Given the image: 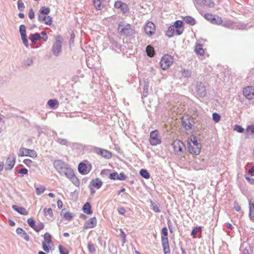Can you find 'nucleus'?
I'll return each instance as SVG.
<instances>
[{"mask_svg":"<svg viewBox=\"0 0 254 254\" xmlns=\"http://www.w3.org/2000/svg\"><path fill=\"white\" fill-rule=\"evenodd\" d=\"M68 171L69 172H66L65 176L69 179L75 186H78L79 185V182L78 179L75 176L72 169Z\"/></svg>","mask_w":254,"mask_h":254,"instance_id":"nucleus-13","label":"nucleus"},{"mask_svg":"<svg viewBox=\"0 0 254 254\" xmlns=\"http://www.w3.org/2000/svg\"><path fill=\"white\" fill-rule=\"evenodd\" d=\"M155 26L154 23L151 21L148 22L144 28L145 32L149 35H152L155 33Z\"/></svg>","mask_w":254,"mask_h":254,"instance_id":"nucleus-14","label":"nucleus"},{"mask_svg":"<svg viewBox=\"0 0 254 254\" xmlns=\"http://www.w3.org/2000/svg\"><path fill=\"white\" fill-rule=\"evenodd\" d=\"M91 184L96 189H99L101 187L103 183L99 178H96L92 180Z\"/></svg>","mask_w":254,"mask_h":254,"instance_id":"nucleus-23","label":"nucleus"},{"mask_svg":"<svg viewBox=\"0 0 254 254\" xmlns=\"http://www.w3.org/2000/svg\"><path fill=\"white\" fill-rule=\"evenodd\" d=\"M39 21H44L46 25H50L52 23V17L50 16H42L39 15L38 17Z\"/></svg>","mask_w":254,"mask_h":254,"instance_id":"nucleus-20","label":"nucleus"},{"mask_svg":"<svg viewBox=\"0 0 254 254\" xmlns=\"http://www.w3.org/2000/svg\"><path fill=\"white\" fill-rule=\"evenodd\" d=\"M174 151L177 154H181L186 149L184 143L180 140H176L172 143Z\"/></svg>","mask_w":254,"mask_h":254,"instance_id":"nucleus-8","label":"nucleus"},{"mask_svg":"<svg viewBox=\"0 0 254 254\" xmlns=\"http://www.w3.org/2000/svg\"><path fill=\"white\" fill-rule=\"evenodd\" d=\"M33 59L34 58L32 57H29L26 58L23 60V64L25 66H31L33 64Z\"/></svg>","mask_w":254,"mask_h":254,"instance_id":"nucleus-25","label":"nucleus"},{"mask_svg":"<svg viewBox=\"0 0 254 254\" xmlns=\"http://www.w3.org/2000/svg\"><path fill=\"white\" fill-rule=\"evenodd\" d=\"M27 223L31 228H32L34 230L35 229V227L36 226L35 222L33 218H28L27 219Z\"/></svg>","mask_w":254,"mask_h":254,"instance_id":"nucleus-43","label":"nucleus"},{"mask_svg":"<svg viewBox=\"0 0 254 254\" xmlns=\"http://www.w3.org/2000/svg\"><path fill=\"white\" fill-rule=\"evenodd\" d=\"M58 104V101L57 100H55V99H50V100L48 101V105L51 107V108H53L55 106V105L56 104Z\"/></svg>","mask_w":254,"mask_h":254,"instance_id":"nucleus-47","label":"nucleus"},{"mask_svg":"<svg viewBox=\"0 0 254 254\" xmlns=\"http://www.w3.org/2000/svg\"><path fill=\"white\" fill-rule=\"evenodd\" d=\"M50 11V9L49 7L43 6L40 10V12L43 14H48Z\"/></svg>","mask_w":254,"mask_h":254,"instance_id":"nucleus-41","label":"nucleus"},{"mask_svg":"<svg viewBox=\"0 0 254 254\" xmlns=\"http://www.w3.org/2000/svg\"><path fill=\"white\" fill-rule=\"evenodd\" d=\"M249 217L251 220L254 221V202L252 199L249 201Z\"/></svg>","mask_w":254,"mask_h":254,"instance_id":"nucleus-21","label":"nucleus"},{"mask_svg":"<svg viewBox=\"0 0 254 254\" xmlns=\"http://www.w3.org/2000/svg\"><path fill=\"white\" fill-rule=\"evenodd\" d=\"M211 23L212 24H216L220 25L222 23V20L221 18L219 16H214L212 19V21Z\"/></svg>","mask_w":254,"mask_h":254,"instance_id":"nucleus-37","label":"nucleus"},{"mask_svg":"<svg viewBox=\"0 0 254 254\" xmlns=\"http://www.w3.org/2000/svg\"><path fill=\"white\" fill-rule=\"evenodd\" d=\"M175 26H170L169 28H168V31H167V33H166V35L169 38H171L172 37H173V36L174 35V33H175Z\"/></svg>","mask_w":254,"mask_h":254,"instance_id":"nucleus-30","label":"nucleus"},{"mask_svg":"<svg viewBox=\"0 0 254 254\" xmlns=\"http://www.w3.org/2000/svg\"><path fill=\"white\" fill-rule=\"evenodd\" d=\"M59 249L61 254H68V251L62 246L60 245L59 246Z\"/></svg>","mask_w":254,"mask_h":254,"instance_id":"nucleus-44","label":"nucleus"},{"mask_svg":"<svg viewBox=\"0 0 254 254\" xmlns=\"http://www.w3.org/2000/svg\"><path fill=\"white\" fill-rule=\"evenodd\" d=\"M109 178L111 180H119L123 181L125 180L127 177L123 173H121L120 174H118L117 172H114L110 174Z\"/></svg>","mask_w":254,"mask_h":254,"instance_id":"nucleus-17","label":"nucleus"},{"mask_svg":"<svg viewBox=\"0 0 254 254\" xmlns=\"http://www.w3.org/2000/svg\"><path fill=\"white\" fill-rule=\"evenodd\" d=\"M164 254H169L170 253L168 240L163 238L161 241Z\"/></svg>","mask_w":254,"mask_h":254,"instance_id":"nucleus-18","label":"nucleus"},{"mask_svg":"<svg viewBox=\"0 0 254 254\" xmlns=\"http://www.w3.org/2000/svg\"><path fill=\"white\" fill-rule=\"evenodd\" d=\"M146 52L147 56L149 57H153L154 55V49L152 46L150 45L147 46L146 48Z\"/></svg>","mask_w":254,"mask_h":254,"instance_id":"nucleus-32","label":"nucleus"},{"mask_svg":"<svg viewBox=\"0 0 254 254\" xmlns=\"http://www.w3.org/2000/svg\"><path fill=\"white\" fill-rule=\"evenodd\" d=\"M21 39H22V42H23V43L24 44V45H25V46L27 48L28 47L29 45H28V40L27 39V35H25V36H21Z\"/></svg>","mask_w":254,"mask_h":254,"instance_id":"nucleus-51","label":"nucleus"},{"mask_svg":"<svg viewBox=\"0 0 254 254\" xmlns=\"http://www.w3.org/2000/svg\"><path fill=\"white\" fill-rule=\"evenodd\" d=\"M47 244L46 243V242H42V248L45 252L46 253H49L50 251V249Z\"/></svg>","mask_w":254,"mask_h":254,"instance_id":"nucleus-54","label":"nucleus"},{"mask_svg":"<svg viewBox=\"0 0 254 254\" xmlns=\"http://www.w3.org/2000/svg\"><path fill=\"white\" fill-rule=\"evenodd\" d=\"M19 32H20L21 36L26 35V27H25V26L24 25H21L20 26V27H19Z\"/></svg>","mask_w":254,"mask_h":254,"instance_id":"nucleus-42","label":"nucleus"},{"mask_svg":"<svg viewBox=\"0 0 254 254\" xmlns=\"http://www.w3.org/2000/svg\"><path fill=\"white\" fill-rule=\"evenodd\" d=\"M194 51L195 53L200 56L203 55L204 51L202 49V45L199 44H196Z\"/></svg>","mask_w":254,"mask_h":254,"instance_id":"nucleus-26","label":"nucleus"},{"mask_svg":"<svg viewBox=\"0 0 254 254\" xmlns=\"http://www.w3.org/2000/svg\"><path fill=\"white\" fill-rule=\"evenodd\" d=\"M190 153L194 155H198L201 151V144L197 141L195 136H191L188 140Z\"/></svg>","mask_w":254,"mask_h":254,"instance_id":"nucleus-1","label":"nucleus"},{"mask_svg":"<svg viewBox=\"0 0 254 254\" xmlns=\"http://www.w3.org/2000/svg\"><path fill=\"white\" fill-rule=\"evenodd\" d=\"M207 6H208V7H210V8H212V7H214V6H215V3L213 1H209L208 2H207L206 1V2H205V4Z\"/></svg>","mask_w":254,"mask_h":254,"instance_id":"nucleus-59","label":"nucleus"},{"mask_svg":"<svg viewBox=\"0 0 254 254\" xmlns=\"http://www.w3.org/2000/svg\"><path fill=\"white\" fill-rule=\"evenodd\" d=\"M18 156L19 157L29 156L31 158H35L37 157V154L34 150L25 148H20L18 153Z\"/></svg>","mask_w":254,"mask_h":254,"instance_id":"nucleus-7","label":"nucleus"},{"mask_svg":"<svg viewBox=\"0 0 254 254\" xmlns=\"http://www.w3.org/2000/svg\"><path fill=\"white\" fill-rule=\"evenodd\" d=\"M44 228V225L43 223H40L39 224L36 225L35 227L34 230L36 232H39L40 230L43 229Z\"/></svg>","mask_w":254,"mask_h":254,"instance_id":"nucleus-48","label":"nucleus"},{"mask_svg":"<svg viewBox=\"0 0 254 254\" xmlns=\"http://www.w3.org/2000/svg\"><path fill=\"white\" fill-rule=\"evenodd\" d=\"M53 164L55 169L61 175L65 176L66 172H69L68 171L72 169L68 165L61 160H55Z\"/></svg>","mask_w":254,"mask_h":254,"instance_id":"nucleus-2","label":"nucleus"},{"mask_svg":"<svg viewBox=\"0 0 254 254\" xmlns=\"http://www.w3.org/2000/svg\"><path fill=\"white\" fill-rule=\"evenodd\" d=\"M174 62V58L169 55H164L160 61V66L163 70H166L171 66Z\"/></svg>","mask_w":254,"mask_h":254,"instance_id":"nucleus-6","label":"nucleus"},{"mask_svg":"<svg viewBox=\"0 0 254 254\" xmlns=\"http://www.w3.org/2000/svg\"><path fill=\"white\" fill-rule=\"evenodd\" d=\"M253 134H254V126L253 125L248 126L246 131V137H249L250 135Z\"/></svg>","mask_w":254,"mask_h":254,"instance_id":"nucleus-29","label":"nucleus"},{"mask_svg":"<svg viewBox=\"0 0 254 254\" xmlns=\"http://www.w3.org/2000/svg\"><path fill=\"white\" fill-rule=\"evenodd\" d=\"M44 212L45 214H47L49 215V216H51L53 215V210L51 208H44Z\"/></svg>","mask_w":254,"mask_h":254,"instance_id":"nucleus-56","label":"nucleus"},{"mask_svg":"<svg viewBox=\"0 0 254 254\" xmlns=\"http://www.w3.org/2000/svg\"><path fill=\"white\" fill-rule=\"evenodd\" d=\"M24 232H25V231L21 228H18L16 230V233L18 235H23Z\"/></svg>","mask_w":254,"mask_h":254,"instance_id":"nucleus-64","label":"nucleus"},{"mask_svg":"<svg viewBox=\"0 0 254 254\" xmlns=\"http://www.w3.org/2000/svg\"><path fill=\"white\" fill-rule=\"evenodd\" d=\"M41 38L40 35L38 33H35L30 35L29 39L33 44H36L37 41Z\"/></svg>","mask_w":254,"mask_h":254,"instance_id":"nucleus-24","label":"nucleus"},{"mask_svg":"<svg viewBox=\"0 0 254 254\" xmlns=\"http://www.w3.org/2000/svg\"><path fill=\"white\" fill-rule=\"evenodd\" d=\"M183 25L182 21L180 20H177L175 21L174 23V26H175V28H179L181 27Z\"/></svg>","mask_w":254,"mask_h":254,"instance_id":"nucleus-55","label":"nucleus"},{"mask_svg":"<svg viewBox=\"0 0 254 254\" xmlns=\"http://www.w3.org/2000/svg\"><path fill=\"white\" fill-rule=\"evenodd\" d=\"M234 208L238 212L240 211L241 209V206L239 205L238 203L236 202L234 203Z\"/></svg>","mask_w":254,"mask_h":254,"instance_id":"nucleus-63","label":"nucleus"},{"mask_svg":"<svg viewBox=\"0 0 254 254\" xmlns=\"http://www.w3.org/2000/svg\"><path fill=\"white\" fill-rule=\"evenodd\" d=\"M148 86L145 85L143 88V95L144 97H146L148 94Z\"/></svg>","mask_w":254,"mask_h":254,"instance_id":"nucleus-57","label":"nucleus"},{"mask_svg":"<svg viewBox=\"0 0 254 254\" xmlns=\"http://www.w3.org/2000/svg\"><path fill=\"white\" fill-rule=\"evenodd\" d=\"M82 209L84 212L88 214H91L92 213V211L91 210V206L89 202H86L84 204V205L83 206Z\"/></svg>","mask_w":254,"mask_h":254,"instance_id":"nucleus-31","label":"nucleus"},{"mask_svg":"<svg viewBox=\"0 0 254 254\" xmlns=\"http://www.w3.org/2000/svg\"><path fill=\"white\" fill-rule=\"evenodd\" d=\"M162 236L161 237V241H162L163 238H165L166 239L168 240V230L166 227H163L162 229Z\"/></svg>","mask_w":254,"mask_h":254,"instance_id":"nucleus-39","label":"nucleus"},{"mask_svg":"<svg viewBox=\"0 0 254 254\" xmlns=\"http://www.w3.org/2000/svg\"><path fill=\"white\" fill-rule=\"evenodd\" d=\"M114 6L116 8L120 9L121 11L123 13H126L128 10L127 5L121 1H117L115 2Z\"/></svg>","mask_w":254,"mask_h":254,"instance_id":"nucleus-16","label":"nucleus"},{"mask_svg":"<svg viewBox=\"0 0 254 254\" xmlns=\"http://www.w3.org/2000/svg\"><path fill=\"white\" fill-rule=\"evenodd\" d=\"M182 123V126L186 130H189L191 128L192 124L189 120H185L183 119Z\"/></svg>","mask_w":254,"mask_h":254,"instance_id":"nucleus-28","label":"nucleus"},{"mask_svg":"<svg viewBox=\"0 0 254 254\" xmlns=\"http://www.w3.org/2000/svg\"><path fill=\"white\" fill-rule=\"evenodd\" d=\"M18 9L20 11H23L25 8L24 4L21 0H18L17 1Z\"/></svg>","mask_w":254,"mask_h":254,"instance_id":"nucleus-46","label":"nucleus"},{"mask_svg":"<svg viewBox=\"0 0 254 254\" xmlns=\"http://www.w3.org/2000/svg\"><path fill=\"white\" fill-rule=\"evenodd\" d=\"M64 217L66 220H70L72 219L73 216L71 213L67 212L64 214Z\"/></svg>","mask_w":254,"mask_h":254,"instance_id":"nucleus-52","label":"nucleus"},{"mask_svg":"<svg viewBox=\"0 0 254 254\" xmlns=\"http://www.w3.org/2000/svg\"><path fill=\"white\" fill-rule=\"evenodd\" d=\"M183 75L185 77H188L190 76V72L189 70L184 69L182 73Z\"/></svg>","mask_w":254,"mask_h":254,"instance_id":"nucleus-58","label":"nucleus"},{"mask_svg":"<svg viewBox=\"0 0 254 254\" xmlns=\"http://www.w3.org/2000/svg\"><path fill=\"white\" fill-rule=\"evenodd\" d=\"M78 171L79 173L83 175H86L88 174L89 171L87 170V165L83 163H80L78 167Z\"/></svg>","mask_w":254,"mask_h":254,"instance_id":"nucleus-22","label":"nucleus"},{"mask_svg":"<svg viewBox=\"0 0 254 254\" xmlns=\"http://www.w3.org/2000/svg\"><path fill=\"white\" fill-rule=\"evenodd\" d=\"M195 7L197 8L199 6H203L205 4L206 0H193Z\"/></svg>","mask_w":254,"mask_h":254,"instance_id":"nucleus-35","label":"nucleus"},{"mask_svg":"<svg viewBox=\"0 0 254 254\" xmlns=\"http://www.w3.org/2000/svg\"><path fill=\"white\" fill-rule=\"evenodd\" d=\"M56 141L62 145H65L67 143V141L65 139L57 137Z\"/></svg>","mask_w":254,"mask_h":254,"instance_id":"nucleus-49","label":"nucleus"},{"mask_svg":"<svg viewBox=\"0 0 254 254\" xmlns=\"http://www.w3.org/2000/svg\"><path fill=\"white\" fill-rule=\"evenodd\" d=\"M62 42V38L60 35H57L56 37V42L52 47L53 53L56 57L59 56L61 53Z\"/></svg>","mask_w":254,"mask_h":254,"instance_id":"nucleus-4","label":"nucleus"},{"mask_svg":"<svg viewBox=\"0 0 254 254\" xmlns=\"http://www.w3.org/2000/svg\"><path fill=\"white\" fill-rule=\"evenodd\" d=\"M215 15L212 14H210V13H206L204 15V17L206 19H207V20L210 21L211 22H212V19L214 17Z\"/></svg>","mask_w":254,"mask_h":254,"instance_id":"nucleus-50","label":"nucleus"},{"mask_svg":"<svg viewBox=\"0 0 254 254\" xmlns=\"http://www.w3.org/2000/svg\"><path fill=\"white\" fill-rule=\"evenodd\" d=\"M140 175L145 179L149 178L150 175L148 172L144 169H141L140 171Z\"/></svg>","mask_w":254,"mask_h":254,"instance_id":"nucleus-40","label":"nucleus"},{"mask_svg":"<svg viewBox=\"0 0 254 254\" xmlns=\"http://www.w3.org/2000/svg\"><path fill=\"white\" fill-rule=\"evenodd\" d=\"M15 156L13 154L9 155L6 161L5 169L6 170H11L15 164Z\"/></svg>","mask_w":254,"mask_h":254,"instance_id":"nucleus-11","label":"nucleus"},{"mask_svg":"<svg viewBox=\"0 0 254 254\" xmlns=\"http://www.w3.org/2000/svg\"><path fill=\"white\" fill-rule=\"evenodd\" d=\"M220 116L216 113H214L212 114V119H213V120L215 122V123H218L219 122V121L220 120Z\"/></svg>","mask_w":254,"mask_h":254,"instance_id":"nucleus-45","label":"nucleus"},{"mask_svg":"<svg viewBox=\"0 0 254 254\" xmlns=\"http://www.w3.org/2000/svg\"><path fill=\"white\" fill-rule=\"evenodd\" d=\"M12 208L20 214L27 215L28 214V212L24 207H20L16 205H13Z\"/></svg>","mask_w":254,"mask_h":254,"instance_id":"nucleus-19","label":"nucleus"},{"mask_svg":"<svg viewBox=\"0 0 254 254\" xmlns=\"http://www.w3.org/2000/svg\"><path fill=\"white\" fill-rule=\"evenodd\" d=\"M35 189L36 190V194L38 195L43 193L46 190L45 187L41 185L35 187Z\"/></svg>","mask_w":254,"mask_h":254,"instance_id":"nucleus-36","label":"nucleus"},{"mask_svg":"<svg viewBox=\"0 0 254 254\" xmlns=\"http://www.w3.org/2000/svg\"><path fill=\"white\" fill-rule=\"evenodd\" d=\"M23 163L27 166H30L32 163V161L29 159H24Z\"/></svg>","mask_w":254,"mask_h":254,"instance_id":"nucleus-62","label":"nucleus"},{"mask_svg":"<svg viewBox=\"0 0 254 254\" xmlns=\"http://www.w3.org/2000/svg\"><path fill=\"white\" fill-rule=\"evenodd\" d=\"M234 130L240 133H242L244 131V129L242 127L239 125H235L234 127Z\"/></svg>","mask_w":254,"mask_h":254,"instance_id":"nucleus-53","label":"nucleus"},{"mask_svg":"<svg viewBox=\"0 0 254 254\" xmlns=\"http://www.w3.org/2000/svg\"><path fill=\"white\" fill-rule=\"evenodd\" d=\"M194 90L198 97L203 98L206 94V86L204 83L197 82L194 86Z\"/></svg>","mask_w":254,"mask_h":254,"instance_id":"nucleus-5","label":"nucleus"},{"mask_svg":"<svg viewBox=\"0 0 254 254\" xmlns=\"http://www.w3.org/2000/svg\"><path fill=\"white\" fill-rule=\"evenodd\" d=\"M87 248H88V251L90 253H92L93 254V253H94L96 252V249H95V245L91 242H89L88 243Z\"/></svg>","mask_w":254,"mask_h":254,"instance_id":"nucleus-34","label":"nucleus"},{"mask_svg":"<svg viewBox=\"0 0 254 254\" xmlns=\"http://www.w3.org/2000/svg\"><path fill=\"white\" fill-rule=\"evenodd\" d=\"M93 151L94 152L96 153L98 155H101L102 157L105 158L110 159L112 157V153L106 149L97 147H94Z\"/></svg>","mask_w":254,"mask_h":254,"instance_id":"nucleus-10","label":"nucleus"},{"mask_svg":"<svg viewBox=\"0 0 254 254\" xmlns=\"http://www.w3.org/2000/svg\"><path fill=\"white\" fill-rule=\"evenodd\" d=\"M35 16L34 12L33 11L32 9H30L28 12V16L30 19L34 18Z\"/></svg>","mask_w":254,"mask_h":254,"instance_id":"nucleus-61","label":"nucleus"},{"mask_svg":"<svg viewBox=\"0 0 254 254\" xmlns=\"http://www.w3.org/2000/svg\"><path fill=\"white\" fill-rule=\"evenodd\" d=\"M103 0H94L93 5L97 10H102L103 8V5H102V1Z\"/></svg>","mask_w":254,"mask_h":254,"instance_id":"nucleus-27","label":"nucleus"},{"mask_svg":"<svg viewBox=\"0 0 254 254\" xmlns=\"http://www.w3.org/2000/svg\"><path fill=\"white\" fill-rule=\"evenodd\" d=\"M118 31L121 35L130 36L132 35L135 31L129 24L125 25L123 23H120L118 26Z\"/></svg>","mask_w":254,"mask_h":254,"instance_id":"nucleus-3","label":"nucleus"},{"mask_svg":"<svg viewBox=\"0 0 254 254\" xmlns=\"http://www.w3.org/2000/svg\"><path fill=\"white\" fill-rule=\"evenodd\" d=\"M44 241L43 242H46V243H47V244H50V243H52L51 236L49 233H45V235H44Z\"/></svg>","mask_w":254,"mask_h":254,"instance_id":"nucleus-38","label":"nucleus"},{"mask_svg":"<svg viewBox=\"0 0 254 254\" xmlns=\"http://www.w3.org/2000/svg\"><path fill=\"white\" fill-rule=\"evenodd\" d=\"M149 141L152 145H156L161 142L157 130L152 131L150 134Z\"/></svg>","mask_w":254,"mask_h":254,"instance_id":"nucleus-9","label":"nucleus"},{"mask_svg":"<svg viewBox=\"0 0 254 254\" xmlns=\"http://www.w3.org/2000/svg\"><path fill=\"white\" fill-rule=\"evenodd\" d=\"M18 173L26 175L28 174V170L26 168H22L18 171Z\"/></svg>","mask_w":254,"mask_h":254,"instance_id":"nucleus-60","label":"nucleus"},{"mask_svg":"<svg viewBox=\"0 0 254 254\" xmlns=\"http://www.w3.org/2000/svg\"><path fill=\"white\" fill-rule=\"evenodd\" d=\"M184 20L185 22L190 25H193L195 24V20L194 18L190 16H186L184 17Z\"/></svg>","mask_w":254,"mask_h":254,"instance_id":"nucleus-33","label":"nucleus"},{"mask_svg":"<svg viewBox=\"0 0 254 254\" xmlns=\"http://www.w3.org/2000/svg\"><path fill=\"white\" fill-rule=\"evenodd\" d=\"M244 95L248 99L254 98V86H248L243 90Z\"/></svg>","mask_w":254,"mask_h":254,"instance_id":"nucleus-12","label":"nucleus"},{"mask_svg":"<svg viewBox=\"0 0 254 254\" xmlns=\"http://www.w3.org/2000/svg\"><path fill=\"white\" fill-rule=\"evenodd\" d=\"M97 224V220L95 217H92L88 220L85 223L83 228L87 229L89 228H93L96 226Z\"/></svg>","mask_w":254,"mask_h":254,"instance_id":"nucleus-15","label":"nucleus"}]
</instances>
